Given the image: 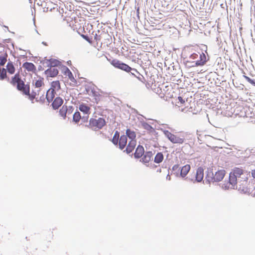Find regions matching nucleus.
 <instances>
[{"mask_svg": "<svg viewBox=\"0 0 255 255\" xmlns=\"http://www.w3.org/2000/svg\"><path fill=\"white\" fill-rule=\"evenodd\" d=\"M249 174L242 168L235 167L229 174V181L222 185L225 189H238L245 193L249 191Z\"/></svg>", "mask_w": 255, "mask_h": 255, "instance_id": "nucleus-1", "label": "nucleus"}, {"mask_svg": "<svg viewBox=\"0 0 255 255\" xmlns=\"http://www.w3.org/2000/svg\"><path fill=\"white\" fill-rule=\"evenodd\" d=\"M10 83L13 86H16L17 89L22 92L23 94L29 96L30 94L29 86L27 84H25L24 82L21 79L19 73L15 74L12 77Z\"/></svg>", "mask_w": 255, "mask_h": 255, "instance_id": "nucleus-2", "label": "nucleus"}, {"mask_svg": "<svg viewBox=\"0 0 255 255\" xmlns=\"http://www.w3.org/2000/svg\"><path fill=\"white\" fill-rule=\"evenodd\" d=\"M28 98L32 102H33L34 100H35V101L42 103L45 102L46 99H47L46 95H45V91L42 90V89H33L30 93Z\"/></svg>", "mask_w": 255, "mask_h": 255, "instance_id": "nucleus-3", "label": "nucleus"}, {"mask_svg": "<svg viewBox=\"0 0 255 255\" xmlns=\"http://www.w3.org/2000/svg\"><path fill=\"white\" fill-rule=\"evenodd\" d=\"M106 121L102 118L98 119L91 118L89 123L86 126L94 130H98L102 128L106 125Z\"/></svg>", "mask_w": 255, "mask_h": 255, "instance_id": "nucleus-4", "label": "nucleus"}, {"mask_svg": "<svg viewBox=\"0 0 255 255\" xmlns=\"http://www.w3.org/2000/svg\"><path fill=\"white\" fill-rule=\"evenodd\" d=\"M164 134L173 143L181 144L185 141V137L183 135L173 134L168 130H164Z\"/></svg>", "mask_w": 255, "mask_h": 255, "instance_id": "nucleus-5", "label": "nucleus"}, {"mask_svg": "<svg viewBox=\"0 0 255 255\" xmlns=\"http://www.w3.org/2000/svg\"><path fill=\"white\" fill-rule=\"evenodd\" d=\"M111 63L115 68L120 69L127 72H129L131 71V70H133L135 72H137V70L136 69H132L128 65L124 63H123L117 59H113L111 61Z\"/></svg>", "mask_w": 255, "mask_h": 255, "instance_id": "nucleus-6", "label": "nucleus"}, {"mask_svg": "<svg viewBox=\"0 0 255 255\" xmlns=\"http://www.w3.org/2000/svg\"><path fill=\"white\" fill-rule=\"evenodd\" d=\"M111 63L115 68L120 69L127 72H129L131 71V70H133L135 72H137V70L136 69H132L128 65L124 63H123L117 59H113L111 61Z\"/></svg>", "mask_w": 255, "mask_h": 255, "instance_id": "nucleus-7", "label": "nucleus"}, {"mask_svg": "<svg viewBox=\"0 0 255 255\" xmlns=\"http://www.w3.org/2000/svg\"><path fill=\"white\" fill-rule=\"evenodd\" d=\"M72 107H68L66 105H63L59 111V115L63 119H65L67 114L68 115H70L72 113Z\"/></svg>", "mask_w": 255, "mask_h": 255, "instance_id": "nucleus-8", "label": "nucleus"}, {"mask_svg": "<svg viewBox=\"0 0 255 255\" xmlns=\"http://www.w3.org/2000/svg\"><path fill=\"white\" fill-rule=\"evenodd\" d=\"M226 174V171L224 169H220L215 172L212 178L214 182H219L221 181Z\"/></svg>", "mask_w": 255, "mask_h": 255, "instance_id": "nucleus-9", "label": "nucleus"}, {"mask_svg": "<svg viewBox=\"0 0 255 255\" xmlns=\"http://www.w3.org/2000/svg\"><path fill=\"white\" fill-rule=\"evenodd\" d=\"M195 177V181L199 182L203 180L204 177V169L202 167H199L197 169Z\"/></svg>", "mask_w": 255, "mask_h": 255, "instance_id": "nucleus-10", "label": "nucleus"}, {"mask_svg": "<svg viewBox=\"0 0 255 255\" xmlns=\"http://www.w3.org/2000/svg\"><path fill=\"white\" fill-rule=\"evenodd\" d=\"M22 67L29 72L35 73L36 70L35 66L31 62H26L24 63Z\"/></svg>", "mask_w": 255, "mask_h": 255, "instance_id": "nucleus-11", "label": "nucleus"}, {"mask_svg": "<svg viewBox=\"0 0 255 255\" xmlns=\"http://www.w3.org/2000/svg\"><path fill=\"white\" fill-rule=\"evenodd\" d=\"M63 73L71 82L76 83V81L72 73L68 68H67V67H65L63 69Z\"/></svg>", "mask_w": 255, "mask_h": 255, "instance_id": "nucleus-12", "label": "nucleus"}, {"mask_svg": "<svg viewBox=\"0 0 255 255\" xmlns=\"http://www.w3.org/2000/svg\"><path fill=\"white\" fill-rule=\"evenodd\" d=\"M58 69L55 67H51L46 70L45 72L47 76L49 77H56L58 75Z\"/></svg>", "mask_w": 255, "mask_h": 255, "instance_id": "nucleus-13", "label": "nucleus"}, {"mask_svg": "<svg viewBox=\"0 0 255 255\" xmlns=\"http://www.w3.org/2000/svg\"><path fill=\"white\" fill-rule=\"evenodd\" d=\"M207 61L206 55L203 52H202L200 54V59L195 62V66H203L206 63Z\"/></svg>", "mask_w": 255, "mask_h": 255, "instance_id": "nucleus-14", "label": "nucleus"}, {"mask_svg": "<svg viewBox=\"0 0 255 255\" xmlns=\"http://www.w3.org/2000/svg\"><path fill=\"white\" fill-rule=\"evenodd\" d=\"M79 110L81 112L87 115L85 119L86 121H87L89 118V115L90 114V107L86 105L85 104H82L79 106Z\"/></svg>", "mask_w": 255, "mask_h": 255, "instance_id": "nucleus-15", "label": "nucleus"}, {"mask_svg": "<svg viewBox=\"0 0 255 255\" xmlns=\"http://www.w3.org/2000/svg\"><path fill=\"white\" fill-rule=\"evenodd\" d=\"M153 157V153L151 151H146L143 155V157L141 158V161L144 163H148L151 160Z\"/></svg>", "mask_w": 255, "mask_h": 255, "instance_id": "nucleus-16", "label": "nucleus"}, {"mask_svg": "<svg viewBox=\"0 0 255 255\" xmlns=\"http://www.w3.org/2000/svg\"><path fill=\"white\" fill-rule=\"evenodd\" d=\"M63 103V99L60 97H56L53 103H52V106L55 110L58 109Z\"/></svg>", "mask_w": 255, "mask_h": 255, "instance_id": "nucleus-17", "label": "nucleus"}, {"mask_svg": "<svg viewBox=\"0 0 255 255\" xmlns=\"http://www.w3.org/2000/svg\"><path fill=\"white\" fill-rule=\"evenodd\" d=\"M56 92V91H55L50 88L47 90L46 94V97H47L48 102L50 103L52 101L55 97Z\"/></svg>", "mask_w": 255, "mask_h": 255, "instance_id": "nucleus-18", "label": "nucleus"}, {"mask_svg": "<svg viewBox=\"0 0 255 255\" xmlns=\"http://www.w3.org/2000/svg\"><path fill=\"white\" fill-rule=\"evenodd\" d=\"M144 154V149L142 146L138 145L134 152V157L136 158H139L141 157Z\"/></svg>", "mask_w": 255, "mask_h": 255, "instance_id": "nucleus-19", "label": "nucleus"}, {"mask_svg": "<svg viewBox=\"0 0 255 255\" xmlns=\"http://www.w3.org/2000/svg\"><path fill=\"white\" fill-rule=\"evenodd\" d=\"M136 144V140H130L126 148V151L128 153H129L131 152L133 149H134Z\"/></svg>", "mask_w": 255, "mask_h": 255, "instance_id": "nucleus-20", "label": "nucleus"}, {"mask_svg": "<svg viewBox=\"0 0 255 255\" xmlns=\"http://www.w3.org/2000/svg\"><path fill=\"white\" fill-rule=\"evenodd\" d=\"M127 143V135H123L120 137L119 140V147L121 149H123L126 146Z\"/></svg>", "mask_w": 255, "mask_h": 255, "instance_id": "nucleus-21", "label": "nucleus"}, {"mask_svg": "<svg viewBox=\"0 0 255 255\" xmlns=\"http://www.w3.org/2000/svg\"><path fill=\"white\" fill-rule=\"evenodd\" d=\"M50 89L53 90L58 92L61 89V85L60 81L58 80L53 81L51 83Z\"/></svg>", "mask_w": 255, "mask_h": 255, "instance_id": "nucleus-22", "label": "nucleus"}, {"mask_svg": "<svg viewBox=\"0 0 255 255\" xmlns=\"http://www.w3.org/2000/svg\"><path fill=\"white\" fill-rule=\"evenodd\" d=\"M35 89H38V88H42L44 86V78L42 77H38L37 79L35 80L34 82Z\"/></svg>", "mask_w": 255, "mask_h": 255, "instance_id": "nucleus-23", "label": "nucleus"}, {"mask_svg": "<svg viewBox=\"0 0 255 255\" xmlns=\"http://www.w3.org/2000/svg\"><path fill=\"white\" fill-rule=\"evenodd\" d=\"M191 168L190 165L189 164H186L183 166L180 171V175L182 177H185L189 171H190Z\"/></svg>", "mask_w": 255, "mask_h": 255, "instance_id": "nucleus-24", "label": "nucleus"}, {"mask_svg": "<svg viewBox=\"0 0 255 255\" xmlns=\"http://www.w3.org/2000/svg\"><path fill=\"white\" fill-rule=\"evenodd\" d=\"M6 70L7 72L10 74H13L15 72V67L12 62L9 61L7 63Z\"/></svg>", "mask_w": 255, "mask_h": 255, "instance_id": "nucleus-25", "label": "nucleus"}, {"mask_svg": "<svg viewBox=\"0 0 255 255\" xmlns=\"http://www.w3.org/2000/svg\"><path fill=\"white\" fill-rule=\"evenodd\" d=\"M163 158L164 156L162 153L158 152L154 157V161L156 163H159L163 161Z\"/></svg>", "mask_w": 255, "mask_h": 255, "instance_id": "nucleus-26", "label": "nucleus"}, {"mask_svg": "<svg viewBox=\"0 0 255 255\" xmlns=\"http://www.w3.org/2000/svg\"><path fill=\"white\" fill-rule=\"evenodd\" d=\"M126 134L127 136L131 139V140H136V134L135 132L129 129H128L126 130Z\"/></svg>", "mask_w": 255, "mask_h": 255, "instance_id": "nucleus-27", "label": "nucleus"}, {"mask_svg": "<svg viewBox=\"0 0 255 255\" xmlns=\"http://www.w3.org/2000/svg\"><path fill=\"white\" fill-rule=\"evenodd\" d=\"M7 78L6 69L0 67V80H3Z\"/></svg>", "mask_w": 255, "mask_h": 255, "instance_id": "nucleus-28", "label": "nucleus"}, {"mask_svg": "<svg viewBox=\"0 0 255 255\" xmlns=\"http://www.w3.org/2000/svg\"><path fill=\"white\" fill-rule=\"evenodd\" d=\"M87 92L88 94H89V95H91V93L92 95L95 97V99L96 100H97L99 99V96H100V94L98 92L94 91L93 90H91L90 91V89L87 90Z\"/></svg>", "mask_w": 255, "mask_h": 255, "instance_id": "nucleus-29", "label": "nucleus"}, {"mask_svg": "<svg viewBox=\"0 0 255 255\" xmlns=\"http://www.w3.org/2000/svg\"><path fill=\"white\" fill-rule=\"evenodd\" d=\"M120 136V134L118 131H116L115 132V134L114 135V136L112 138V142L115 144L117 145L119 141V138Z\"/></svg>", "mask_w": 255, "mask_h": 255, "instance_id": "nucleus-30", "label": "nucleus"}, {"mask_svg": "<svg viewBox=\"0 0 255 255\" xmlns=\"http://www.w3.org/2000/svg\"><path fill=\"white\" fill-rule=\"evenodd\" d=\"M81 119V116L80 112H76L73 115V119L75 123H78L80 121Z\"/></svg>", "mask_w": 255, "mask_h": 255, "instance_id": "nucleus-31", "label": "nucleus"}, {"mask_svg": "<svg viewBox=\"0 0 255 255\" xmlns=\"http://www.w3.org/2000/svg\"><path fill=\"white\" fill-rule=\"evenodd\" d=\"M178 102H177V104L179 107L182 106L185 103V100L180 96L178 97Z\"/></svg>", "mask_w": 255, "mask_h": 255, "instance_id": "nucleus-32", "label": "nucleus"}, {"mask_svg": "<svg viewBox=\"0 0 255 255\" xmlns=\"http://www.w3.org/2000/svg\"><path fill=\"white\" fill-rule=\"evenodd\" d=\"M7 60L6 58L4 56H0V65L3 66L6 63Z\"/></svg>", "mask_w": 255, "mask_h": 255, "instance_id": "nucleus-33", "label": "nucleus"}, {"mask_svg": "<svg viewBox=\"0 0 255 255\" xmlns=\"http://www.w3.org/2000/svg\"><path fill=\"white\" fill-rule=\"evenodd\" d=\"M244 77L247 80L248 82H249L250 83L255 86V81L251 79L250 77L247 76H244Z\"/></svg>", "mask_w": 255, "mask_h": 255, "instance_id": "nucleus-34", "label": "nucleus"}, {"mask_svg": "<svg viewBox=\"0 0 255 255\" xmlns=\"http://www.w3.org/2000/svg\"><path fill=\"white\" fill-rule=\"evenodd\" d=\"M81 36L85 39L87 41H88L89 43L92 44V41L91 39H90L87 35L84 34H81Z\"/></svg>", "mask_w": 255, "mask_h": 255, "instance_id": "nucleus-35", "label": "nucleus"}, {"mask_svg": "<svg viewBox=\"0 0 255 255\" xmlns=\"http://www.w3.org/2000/svg\"><path fill=\"white\" fill-rule=\"evenodd\" d=\"M94 39L96 41H100L101 37L100 35H98L97 34H96L94 36Z\"/></svg>", "mask_w": 255, "mask_h": 255, "instance_id": "nucleus-36", "label": "nucleus"}, {"mask_svg": "<svg viewBox=\"0 0 255 255\" xmlns=\"http://www.w3.org/2000/svg\"><path fill=\"white\" fill-rule=\"evenodd\" d=\"M198 56V55L197 54H196V53H193V54H192L191 55L190 58H191L192 59L194 60V59H195L197 58Z\"/></svg>", "mask_w": 255, "mask_h": 255, "instance_id": "nucleus-37", "label": "nucleus"}, {"mask_svg": "<svg viewBox=\"0 0 255 255\" xmlns=\"http://www.w3.org/2000/svg\"><path fill=\"white\" fill-rule=\"evenodd\" d=\"M143 126H144V128L147 129H152V128L151 127V126H150L148 124H144L143 125Z\"/></svg>", "mask_w": 255, "mask_h": 255, "instance_id": "nucleus-38", "label": "nucleus"}, {"mask_svg": "<svg viewBox=\"0 0 255 255\" xmlns=\"http://www.w3.org/2000/svg\"><path fill=\"white\" fill-rule=\"evenodd\" d=\"M179 168V165L178 164H176V165H174L173 167H172V169L173 170H177Z\"/></svg>", "mask_w": 255, "mask_h": 255, "instance_id": "nucleus-39", "label": "nucleus"}, {"mask_svg": "<svg viewBox=\"0 0 255 255\" xmlns=\"http://www.w3.org/2000/svg\"><path fill=\"white\" fill-rule=\"evenodd\" d=\"M252 176L254 179H255V169L251 171Z\"/></svg>", "mask_w": 255, "mask_h": 255, "instance_id": "nucleus-40", "label": "nucleus"}, {"mask_svg": "<svg viewBox=\"0 0 255 255\" xmlns=\"http://www.w3.org/2000/svg\"><path fill=\"white\" fill-rule=\"evenodd\" d=\"M168 97H172V95H169V96H167Z\"/></svg>", "mask_w": 255, "mask_h": 255, "instance_id": "nucleus-41", "label": "nucleus"}]
</instances>
